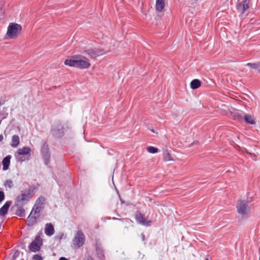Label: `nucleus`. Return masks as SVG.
Here are the masks:
<instances>
[{
	"label": "nucleus",
	"instance_id": "f257e3e1",
	"mask_svg": "<svg viewBox=\"0 0 260 260\" xmlns=\"http://www.w3.org/2000/svg\"><path fill=\"white\" fill-rule=\"evenodd\" d=\"M22 26L16 23H10L8 25L7 31L5 35L7 39H15L21 34Z\"/></svg>",
	"mask_w": 260,
	"mask_h": 260
},
{
	"label": "nucleus",
	"instance_id": "f03ea898",
	"mask_svg": "<svg viewBox=\"0 0 260 260\" xmlns=\"http://www.w3.org/2000/svg\"><path fill=\"white\" fill-rule=\"evenodd\" d=\"M237 209L238 213L242 218H247L251 210V206L248 201L246 200L239 201L237 205Z\"/></svg>",
	"mask_w": 260,
	"mask_h": 260
},
{
	"label": "nucleus",
	"instance_id": "7ed1b4c3",
	"mask_svg": "<svg viewBox=\"0 0 260 260\" xmlns=\"http://www.w3.org/2000/svg\"><path fill=\"white\" fill-rule=\"evenodd\" d=\"M113 49H102L100 48L89 49L85 51V53L92 58H95L96 57L105 54Z\"/></svg>",
	"mask_w": 260,
	"mask_h": 260
},
{
	"label": "nucleus",
	"instance_id": "20e7f679",
	"mask_svg": "<svg viewBox=\"0 0 260 260\" xmlns=\"http://www.w3.org/2000/svg\"><path fill=\"white\" fill-rule=\"evenodd\" d=\"M85 236L81 231H78L73 239V243L75 247L79 248L83 245L85 242Z\"/></svg>",
	"mask_w": 260,
	"mask_h": 260
},
{
	"label": "nucleus",
	"instance_id": "39448f33",
	"mask_svg": "<svg viewBox=\"0 0 260 260\" xmlns=\"http://www.w3.org/2000/svg\"><path fill=\"white\" fill-rule=\"evenodd\" d=\"M41 153L44 163L47 165L50 162V153L48 145L46 143H43L41 147Z\"/></svg>",
	"mask_w": 260,
	"mask_h": 260
},
{
	"label": "nucleus",
	"instance_id": "423d86ee",
	"mask_svg": "<svg viewBox=\"0 0 260 260\" xmlns=\"http://www.w3.org/2000/svg\"><path fill=\"white\" fill-rule=\"evenodd\" d=\"M76 68L85 69L90 66L89 60L84 56H76Z\"/></svg>",
	"mask_w": 260,
	"mask_h": 260
},
{
	"label": "nucleus",
	"instance_id": "0eeeda50",
	"mask_svg": "<svg viewBox=\"0 0 260 260\" xmlns=\"http://www.w3.org/2000/svg\"><path fill=\"white\" fill-rule=\"evenodd\" d=\"M42 244V240L40 237L37 236L29 245V250L34 252H37L40 250Z\"/></svg>",
	"mask_w": 260,
	"mask_h": 260
},
{
	"label": "nucleus",
	"instance_id": "6e6552de",
	"mask_svg": "<svg viewBox=\"0 0 260 260\" xmlns=\"http://www.w3.org/2000/svg\"><path fill=\"white\" fill-rule=\"evenodd\" d=\"M29 199V194L28 193H21L17 197L15 204L17 206H22L26 204Z\"/></svg>",
	"mask_w": 260,
	"mask_h": 260
},
{
	"label": "nucleus",
	"instance_id": "1a4fd4ad",
	"mask_svg": "<svg viewBox=\"0 0 260 260\" xmlns=\"http://www.w3.org/2000/svg\"><path fill=\"white\" fill-rule=\"evenodd\" d=\"M249 1L248 0H243L242 2L237 4L236 8L238 12L242 14L249 8Z\"/></svg>",
	"mask_w": 260,
	"mask_h": 260
},
{
	"label": "nucleus",
	"instance_id": "9d476101",
	"mask_svg": "<svg viewBox=\"0 0 260 260\" xmlns=\"http://www.w3.org/2000/svg\"><path fill=\"white\" fill-rule=\"evenodd\" d=\"M63 127L60 123L54 124L52 126V133L55 137H60L63 133Z\"/></svg>",
	"mask_w": 260,
	"mask_h": 260
},
{
	"label": "nucleus",
	"instance_id": "9b49d317",
	"mask_svg": "<svg viewBox=\"0 0 260 260\" xmlns=\"http://www.w3.org/2000/svg\"><path fill=\"white\" fill-rule=\"evenodd\" d=\"M31 149L27 146L19 148L16 152L18 155H30Z\"/></svg>",
	"mask_w": 260,
	"mask_h": 260
},
{
	"label": "nucleus",
	"instance_id": "f8f14e48",
	"mask_svg": "<svg viewBox=\"0 0 260 260\" xmlns=\"http://www.w3.org/2000/svg\"><path fill=\"white\" fill-rule=\"evenodd\" d=\"M135 218L138 223L144 225L146 224V218L144 214H142L140 212H137L135 214Z\"/></svg>",
	"mask_w": 260,
	"mask_h": 260
},
{
	"label": "nucleus",
	"instance_id": "ddd939ff",
	"mask_svg": "<svg viewBox=\"0 0 260 260\" xmlns=\"http://www.w3.org/2000/svg\"><path fill=\"white\" fill-rule=\"evenodd\" d=\"M11 204V201H7L5 203L3 206L0 208V216H3L7 214Z\"/></svg>",
	"mask_w": 260,
	"mask_h": 260
},
{
	"label": "nucleus",
	"instance_id": "4468645a",
	"mask_svg": "<svg viewBox=\"0 0 260 260\" xmlns=\"http://www.w3.org/2000/svg\"><path fill=\"white\" fill-rule=\"evenodd\" d=\"M45 233L48 236L53 235L54 233V229L51 223H47L45 228Z\"/></svg>",
	"mask_w": 260,
	"mask_h": 260
},
{
	"label": "nucleus",
	"instance_id": "2eb2a0df",
	"mask_svg": "<svg viewBox=\"0 0 260 260\" xmlns=\"http://www.w3.org/2000/svg\"><path fill=\"white\" fill-rule=\"evenodd\" d=\"M165 6V0H156L155 9L159 12L162 11Z\"/></svg>",
	"mask_w": 260,
	"mask_h": 260
},
{
	"label": "nucleus",
	"instance_id": "dca6fc26",
	"mask_svg": "<svg viewBox=\"0 0 260 260\" xmlns=\"http://www.w3.org/2000/svg\"><path fill=\"white\" fill-rule=\"evenodd\" d=\"M76 56H74L70 59H67L64 61V64L66 65L75 68H76Z\"/></svg>",
	"mask_w": 260,
	"mask_h": 260
},
{
	"label": "nucleus",
	"instance_id": "f3484780",
	"mask_svg": "<svg viewBox=\"0 0 260 260\" xmlns=\"http://www.w3.org/2000/svg\"><path fill=\"white\" fill-rule=\"evenodd\" d=\"M11 158V155H8L3 159L2 163H3V170L4 171H6L8 169L10 164Z\"/></svg>",
	"mask_w": 260,
	"mask_h": 260
},
{
	"label": "nucleus",
	"instance_id": "a211bd4d",
	"mask_svg": "<svg viewBox=\"0 0 260 260\" xmlns=\"http://www.w3.org/2000/svg\"><path fill=\"white\" fill-rule=\"evenodd\" d=\"M20 143V139L18 135H14L12 137V143L11 146L12 147L15 148L17 147Z\"/></svg>",
	"mask_w": 260,
	"mask_h": 260
},
{
	"label": "nucleus",
	"instance_id": "6ab92c4d",
	"mask_svg": "<svg viewBox=\"0 0 260 260\" xmlns=\"http://www.w3.org/2000/svg\"><path fill=\"white\" fill-rule=\"evenodd\" d=\"M37 217H38L37 216L34 215H31V214L30 213L29 215L28 216V217L27 218V222L28 225H29V226L33 225L36 222V220H37Z\"/></svg>",
	"mask_w": 260,
	"mask_h": 260
},
{
	"label": "nucleus",
	"instance_id": "aec40b11",
	"mask_svg": "<svg viewBox=\"0 0 260 260\" xmlns=\"http://www.w3.org/2000/svg\"><path fill=\"white\" fill-rule=\"evenodd\" d=\"M42 210V207L41 206L35 205L34 208H32L30 213L31 215H35L37 217H39V214Z\"/></svg>",
	"mask_w": 260,
	"mask_h": 260
},
{
	"label": "nucleus",
	"instance_id": "412c9836",
	"mask_svg": "<svg viewBox=\"0 0 260 260\" xmlns=\"http://www.w3.org/2000/svg\"><path fill=\"white\" fill-rule=\"evenodd\" d=\"M244 119L247 123L250 124H255L254 118L249 114H245L244 116Z\"/></svg>",
	"mask_w": 260,
	"mask_h": 260
},
{
	"label": "nucleus",
	"instance_id": "4be33fe9",
	"mask_svg": "<svg viewBox=\"0 0 260 260\" xmlns=\"http://www.w3.org/2000/svg\"><path fill=\"white\" fill-rule=\"evenodd\" d=\"M201 85V82L198 79H194L190 83V87L192 89L198 88Z\"/></svg>",
	"mask_w": 260,
	"mask_h": 260
},
{
	"label": "nucleus",
	"instance_id": "5701e85b",
	"mask_svg": "<svg viewBox=\"0 0 260 260\" xmlns=\"http://www.w3.org/2000/svg\"><path fill=\"white\" fill-rule=\"evenodd\" d=\"M246 114L241 111H237L235 113V116L239 120L242 119L244 118V116Z\"/></svg>",
	"mask_w": 260,
	"mask_h": 260
},
{
	"label": "nucleus",
	"instance_id": "b1692460",
	"mask_svg": "<svg viewBox=\"0 0 260 260\" xmlns=\"http://www.w3.org/2000/svg\"><path fill=\"white\" fill-rule=\"evenodd\" d=\"M147 152L150 153H156L159 152L158 149L153 146L147 147Z\"/></svg>",
	"mask_w": 260,
	"mask_h": 260
},
{
	"label": "nucleus",
	"instance_id": "393cba45",
	"mask_svg": "<svg viewBox=\"0 0 260 260\" xmlns=\"http://www.w3.org/2000/svg\"><path fill=\"white\" fill-rule=\"evenodd\" d=\"M13 185V181L10 179L6 180L4 182V186L6 188H11Z\"/></svg>",
	"mask_w": 260,
	"mask_h": 260
},
{
	"label": "nucleus",
	"instance_id": "a878e982",
	"mask_svg": "<svg viewBox=\"0 0 260 260\" xmlns=\"http://www.w3.org/2000/svg\"><path fill=\"white\" fill-rule=\"evenodd\" d=\"M19 207L16 211V214L20 217H22L24 215L25 210L21 206Z\"/></svg>",
	"mask_w": 260,
	"mask_h": 260
},
{
	"label": "nucleus",
	"instance_id": "bb28decb",
	"mask_svg": "<svg viewBox=\"0 0 260 260\" xmlns=\"http://www.w3.org/2000/svg\"><path fill=\"white\" fill-rule=\"evenodd\" d=\"M246 66L250 67L251 68L255 70L257 69L258 62L254 63H247L246 64Z\"/></svg>",
	"mask_w": 260,
	"mask_h": 260
},
{
	"label": "nucleus",
	"instance_id": "cd10ccee",
	"mask_svg": "<svg viewBox=\"0 0 260 260\" xmlns=\"http://www.w3.org/2000/svg\"><path fill=\"white\" fill-rule=\"evenodd\" d=\"M15 157L16 158V159L17 161L20 162H22L24 160V159L21 156H19V155L16 153L15 154Z\"/></svg>",
	"mask_w": 260,
	"mask_h": 260
},
{
	"label": "nucleus",
	"instance_id": "c85d7f7f",
	"mask_svg": "<svg viewBox=\"0 0 260 260\" xmlns=\"http://www.w3.org/2000/svg\"><path fill=\"white\" fill-rule=\"evenodd\" d=\"M5 199V194L3 191H0V202L3 201Z\"/></svg>",
	"mask_w": 260,
	"mask_h": 260
},
{
	"label": "nucleus",
	"instance_id": "c756f323",
	"mask_svg": "<svg viewBox=\"0 0 260 260\" xmlns=\"http://www.w3.org/2000/svg\"><path fill=\"white\" fill-rule=\"evenodd\" d=\"M164 160L165 161H169L172 159H171L170 155L169 154H167L164 155Z\"/></svg>",
	"mask_w": 260,
	"mask_h": 260
},
{
	"label": "nucleus",
	"instance_id": "7c9ffc66",
	"mask_svg": "<svg viewBox=\"0 0 260 260\" xmlns=\"http://www.w3.org/2000/svg\"><path fill=\"white\" fill-rule=\"evenodd\" d=\"M34 259L35 260H42V258L40 255H35L34 256Z\"/></svg>",
	"mask_w": 260,
	"mask_h": 260
},
{
	"label": "nucleus",
	"instance_id": "2f4dec72",
	"mask_svg": "<svg viewBox=\"0 0 260 260\" xmlns=\"http://www.w3.org/2000/svg\"><path fill=\"white\" fill-rule=\"evenodd\" d=\"M4 2L2 0H0V12L2 10L4 6Z\"/></svg>",
	"mask_w": 260,
	"mask_h": 260
},
{
	"label": "nucleus",
	"instance_id": "473e14b6",
	"mask_svg": "<svg viewBox=\"0 0 260 260\" xmlns=\"http://www.w3.org/2000/svg\"><path fill=\"white\" fill-rule=\"evenodd\" d=\"M148 129H149L151 132H152V133H155V134H157V133L155 131V130H154V129L153 128L152 126H149V127H148Z\"/></svg>",
	"mask_w": 260,
	"mask_h": 260
},
{
	"label": "nucleus",
	"instance_id": "72a5a7b5",
	"mask_svg": "<svg viewBox=\"0 0 260 260\" xmlns=\"http://www.w3.org/2000/svg\"><path fill=\"white\" fill-rule=\"evenodd\" d=\"M258 73H260V61H258L257 69Z\"/></svg>",
	"mask_w": 260,
	"mask_h": 260
},
{
	"label": "nucleus",
	"instance_id": "f704fd0d",
	"mask_svg": "<svg viewBox=\"0 0 260 260\" xmlns=\"http://www.w3.org/2000/svg\"><path fill=\"white\" fill-rule=\"evenodd\" d=\"M242 152L244 153H246L249 155H252V154L250 152H248L246 149H244V150H242Z\"/></svg>",
	"mask_w": 260,
	"mask_h": 260
},
{
	"label": "nucleus",
	"instance_id": "c9c22d12",
	"mask_svg": "<svg viewBox=\"0 0 260 260\" xmlns=\"http://www.w3.org/2000/svg\"><path fill=\"white\" fill-rule=\"evenodd\" d=\"M141 238H142V240L144 241L145 240V235L144 234H141Z\"/></svg>",
	"mask_w": 260,
	"mask_h": 260
},
{
	"label": "nucleus",
	"instance_id": "e433bc0d",
	"mask_svg": "<svg viewBox=\"0 0 260 260\" xmlns=\"http://www.w3.org/2000/svg\"><path fill=\"white\" fill-rule=\"evenodd\" d=\"M59 260H69L68 259H67V258L64 257H61Z\"/></svg>",
	"mask_w": 260,
	"mask_h": 260
},
{
	"label": "nucleus",
	"instance_id": "4c0bfd02",
	"mask_svg": "<svg viewBox=\"0 0 260 260\" xmlns=\"http://www.w3.org/2000/svg\"><path fill=\"white\" fill-rule=\"evenodd\" d=\"M4 137L2 135H0V142L3 140Z\"/></svg>",
	"mask_w": 260,
	"mask_h": 260
},
{
	"label": "nucleus",
	"instance_id": "58836bf2",
	"mask_svg": "<svg viewBox=\"0 0 260 260\" xmlns=\"http://www.w3.org/2000/svg\"><path fill=\"white\" fill-rule=\"evenodd\" d=\"M41 200H42L43 201V200H44V198H40L39 199V201H41Z\"/></svg>",
	"mask_w": 260,
	"mask_h": 260
},
{
	"label": "nucleus",
	"instance_id": "ea45409f",
	"mask_svg": "<svg viewBox=\"0 0 260 260\" xmlns=\"http://www.w3.org/2000/svg\"><path fill=\"white\" fill-rule=\"evenodd\" d=\"M147 226L150 225V224L148 221H147Z\"/></svg>",
	"mask_w": 260,
	"mask_h": 260
},
{
	"label": "nucleus",
	"instance_id": "a19ab883",
	"mask_svg": "<svg viewBox=\"0 0 260 260\" xmlns=\"http://www.w3.org/2000/svg\"><path fill=\"white\" fill-rule=\"evenodd\" d=\"M205 260H209L208 258H206Z\"/></svg>",
	"mask_w": 260,
	"mask_h": 260
}]
</instances>
